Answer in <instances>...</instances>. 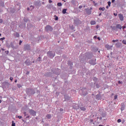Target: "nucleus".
<instances>
[{"mask_svg": "<svg viewBox=\"0 0 126 126\" xmlns=\"http://www.w3.org/2000/svg\"><path fill=\"white\" fill-rule=\"evenodd\" d=\"M107 3L109 6H111V1H109Z\"/></svg>", "mask_w": 126, "mask_h": 126, "instance_id": "46", "label": "nucleus"}, {"mask_svg": "<svg viewBox=\"0 0 126 126\" xmlns=\"http://www.w3.org/2000/svg\"><path fill=\"white\" fill-rule=\"evenodd\" d=\"M112 42L113 43H116V42H119V40L118 39H116V40H112Z\"/></svg>", "mask_w": 126, "mask_h": 126, "instance_id": "42", "label": "nucleus"}, {"mask_svg": "<svg viewBox=\"0 0 126 126\" xmlns=\"http://www.w3.org/2000/svg\"><path fill=\"white\" fill-rule=\"evenodd\" d=\"M118 98V95H115L114 96V99H117Z\"/></svg>", "mask_w": 126, "mask_h": 126, "instance_id": "56", "label": "nucleus"}, {"mask_svg": "<svg viewBox=\"0 0 126 126\" xmlns=\"http://www.w3.org/2000/svg\"><path fill=\"white\" fill-rule=\"evenodd\" d=\"M46 7L48 9H51L52 8V4H49L47 5Z\"/></svg>", "mask_w": 126, "mask_h": 126, "instance_id": "21", "label": "nucleus"}, {"mask_svg": "<svg viewBox=\"0 0 126 126\" xmlns=\"http://www.w3.org/2000/svg\"><path fill=\"white\" fill-rule=\"evenodd\" d=\"M5 53L6 54V55H8V53H9V51H5Z\"/></svg>", "mask_w": 126, "mask_h": 126, "instance_id": "53", "label": "nucleus"}, {"mask_svg": "<svg viewBox=\"0 0 126 126\" xmlns=\"http://www.w3.org/2000/svg\"><path fill=\"white\" fill-rule=\"evenodd\" d=\"M122 28H123V27H122V25L120 24H117L116 25V29H120V30H122Z\"/></svg>", "mask_w": 126, "mask_h": 126, "instance_id": "16", "label": "nucleus"}, {"mask_svg": "<svg viewBox=\"0 0 126 126\" xmlns=\"http://www.w3.org/2000/svg\"><path fill=\"white\" fill-rule=\"evenodd\" d=\"M31 10L34 9V6L32 5L30 6Z\"/></svg>", "mask_w": 126, "mask_h": 126, "instance_id": "43", "label": "nucleus"}, {"mask_svg": "<svg viewBox=\"0 0 126 126\" xmlns=\"http://www.w3.org/2000/svg\"><path fill=\"white\" fill-rule=\"evenodd\" d=\"M17 49H18V45H16L13 48V50H17Z\"/></svg>", "mask_w": 126, "mask_h": 126, "instance_id": "32", "label": "nucleus"}, {"mask_svg": "<svg viewBox=\"0 0 126 126\" xmlns=\"http://www.w3.org/2000/svg\"><path fill=\"white\" fill-rule=\"evenodd\" d=\"M68 64L70 65V68H72V65H73V63H72V62L70 61H68Z\"/></svg>", "mask_w": 126, "mask_h": 126, "instance_id": "18", "label": "nucleus"}, {"mask_svg": "<svg viewBox=\"0 0 126 126\" xmlns=\"http://www.w3.org/2000/svg\"><path fill=\"white\" fill-rule=\"evenodd\" d=\"M54 17H55V20H56V21H57V20H59V17H58V16H57L56 15H55L54 16Z\"/></svg>", "mask_w": 126, "mask_h": 126, "instance_id": "34", "label": "nucleus"}, {"mask_svg": "<svg viewBox=\"0 0 126 126\" xmlns=\"http://www.w3.org/2000/svg\"><path fill=\"white\" fill-rule=\"evenodd\" d=\"M24 114L25 117H26L27 116H28V114H26V112H24Z\"/></svg>", "mask_w": 126, "mask_h": 126, "instance_id": "48", "label": "nucleus"}, {"mask_svg": "<svg viewBox=\"0 0 126 126\" xmlns=\"http://www.w3.org/2000/svg\"><path fill=\"white\" fill-rule=\"evenodd\" d=\"M10 45H11V48L13 49V48L14 47V46L13 45V43H12V42H11Z\"/></svg>", "mask_w": 126, "mask_h": 126, "instance_id": "44", "label": "nucleus"}, {"mask_svg": "<svg viewBox=\"0 0 126 126\" xmlns=\"http://www.w3.org/2000/svg\"><path fill=\"white\" fill-rule=\"evenodd\" d=\"M47 57H49V58H54L55 56H56V53L54 51H48L47 53Z\"/></svg>", "mask_w": 126, "mask_h": 126, "instance_id": "2", "label": "nucleus"}, {"mask_svg": "<svg viewBox=\"0 0 126 126\" xmlns=\"http://www.w3.org/2000/svg\"><path fill=\"white\" fill-rule=\"evenodd\" d=\"M125 28H126V24H125L124 26L122 27V29L123 30H124Z\"/></svg>", "mask_w": 126, "mask_h": 126, "instance_id": "39", "label": "nucleus"}, {"mask_svg": "<svg viewBox=\"0 0 126 126\" xmlns=\"http://www.w3.org/2000/svg\"><path fill=\"white\" fill-rule=\"evenodd\" d=\"M122 43H123L124 45H126V40H123Z\"/></svg>", "mask_w": 126, "mask_h": 126, "instance_id": "40", "label": "nucleus"}, {"mask_svg": "<svg viewBox=\"0 0 126 126\" xmlns=\"http://www.w3.org/2000/svg\"><path fill=\"white\" fill-rule=\"evenodd\" d=\"M86 12L87 14H91L92 11L90 10L89 8L85 9Z\"/></svg>", "mask_w": 126, "mask_h": 126, "instance_id": "15", "label": "nucleus"}, {"mask_svg": "<svg viewBox=\"0 0 126 126\" xmlns=\"http://www.w3.org/2000/svg\"><path fill=\"white\" fill-rule=\"evenodd\" d=\"M80 109L82 110V111H86V108H85V107H83V106H82L80 107Z\"/></svg>", "mask_w": 126, "mask_h": 126, "instance_id": "30", "label": "nucleus"}, {"mask_svg": "<svg viewBox=\"0 0 126 126\" xmlns=\"http://www.w3.org/2000/svg\"><path fill=\"white\" fill-rule=\"evenodd\" d=\"M74 23L76 25H79L80 24H81V21H80V20H79V19H76L74 20Z\"/></svg>", "mask_w": 126, "mask_h": 126, "instance_id": "6", "label": "nucleus"}, {"mask_svg": "<svg viewBox=\"0 0 126 126\" xmlns=\"http://www.w3.org/2000/svg\"><path fill=\"white\" fill-rule=\"evenodd\" d=\"M91 25H95V24H96V21H91Z\"/></svg>", "mask_w": 126, "mask_h": 126, "instance_id": "27", "label": "nucleus"}, {"mask_svg": "<svg viewBox=\"0 0 126 126\" xmlns=\"http://www.w3.org/2000/svg\"><path fill=\"white\" fill-rule=\"evenodd\" d=\"M57 5L58 6H62V5H63V4H62L61 2H59L58 3Z\"/></svg>", "mask_w": 126, "mask_h": 126, "instance_id": "37", "label": "nucleus"}, {"mask_svg": "<svg viewBox=\"0 0 126 126\" xmlns=\"http://www.w3.org/2000/svg\"><path fill=\"white\" fill-rule=\"evenodd\" d=\"M17 87H18V88H21V87H22V86L21 84H18Z\"/></svg>", "mask_w": 126, "mask_h": 126, "instance_id": "38", "label": "nucleus"}, {"mask_svg": "<svg viewBox=\"0 0 126 126\" xmlns=\"http://www.w3.org/2000/svg\"><path fill=\"white\" fill-rule=\"evenodd\" d=\"M24 21L25 22H28V19H24Z\"/></svg>", "mask_w": 126, "mask_h": 126, "instance_id": "47", "label": "nucleus"}, {"mask_svg": "<svg viewBox=\"0 0 126 126\" xmlns=\"http://www.w3.org/2000/svg\"><path fill=\"white\" fill-rule=\"evenodd\" d=\"M66 10H67V9L66 8H64L63 10V14H65V13H66Z\"/></svg>", "mask_w": 126, "mask_h": 126, "instance_id": "26", "label": "nucleus"}, {"mask_svg": "<svg viewBox=\"0 0 126 126\" xmlns=\"http://www.w3.org/2000/svg\"><path fill=\"white\" fill-rule=\"evenodd\" d=\"M114 15H115V16H117V15H118V14L114 13Z\"/></svg>", "mask_w": 126, "mask_h": 126, "instance_id": "62", "label": "nucleus"}, {"mask_svg": "<svg viewBox=\"0 0 126 126\" xmlns=\"http://www.w3.org/2000/svg\"><path fill=\"white\" fill-rule=\"evenodd\" d=\"M36 61L37 62H40L41 61V57H38V58L37 59Z\"/></svg>", "mask_w": 126, "mask_h": 126, "instance_id": "35", "label": "nucleus"}, {"mask_svg": "<svg viewBox=\"0 0 126 126\" xmlns=\"http://www.w3.org/2000/svg\"><path fill=\"white\" fill-rule=\"evenodd\" d=\"M16 35H17V37H19V34H18V33H17Z\"/></svg>", "mask_w": 126, "mask_h": 126, "instance_id": "64", "label": "nucleus"}, {"mask_svg": "<svg viewBox=\"0 0 126 126\" xmlns=\"http://www.w3.org/2000/svg\"><path fill=\"white\" fill-rule=\"evenodd\" d=\"M97 80H98V79H97V78H96L95 77H94L93 78V80H94V81H95V82H96V81H97Z\"/></svg>", "mask_w": 126, "mask_h": 126, "instance_id": "36", "label": "nucleus"}, {"mask_svg": "<svg viewBox=\"0 0 126 126\" xmlns=\"http://www.w3.org/2000/svg\"><path fill=\"white\" fill-rule=\"evenodd\" d=\"M3 21L2 19H0V23H2Z\"/></svg>", "mask_w": 126, "mask_h": 126, "instance_id": "54", "label": "nucleus"}, {"mask_svg": "<svg viewBox=\"0 0 126 126\" xmlns=\"http://www.w3.org/2000/svg\"><path fill=\"white\" fill-rule=\"evenodd\" d=\"M121 110V111H124V110H125V104H124V103H122V107Z\"/></svg>", "mask_w": 126, "mask_h": 126, "instance_id": "23", "label": "nucleus"}, {"mask_svg": "<svg viewBox=\"0 0 126 126\" xmlns=\"http://www.w3.org/2000/svg\"><path fill=\"white\" fill-rule=\"evenodd\" d=\"M102 98V96H101V94H97L95 97V99L96 100H101Z\"/></svg>", "mask_w": 126, "mask_h": 126, "instance_id": "14", "label": "nucleus"}, {"mask_svg": "<svg viewBox=\"0 0 126 126\" xmlns=\"http://www.w3.org/2000/svg\"><path fill=\"white\" fill-rule=\"evenodd\" d=\"M118 84H123V82H121V81H118Z\"/></svg>", "mask_w": 126, "mask_h": 126, "instance_id": "49", "label": "nucleus"}, {"mask_svg": "<svg viewBox=\"0 0 126 126\" xmlns=\"http://www.w3.org/2000/svg\"><path fill=\"white\" fill-rule=\"evenodd\" d=\"M30 118V116L27 115L26 117V119H29Z\"/></svg>", "mask_w": 126, "mask_h": 126, "instance_id": "58", "label": "nucleus"}, {"mask_svg": "<svg viewBox=\"0 0 126 126\" xmlns=\"http://www.w3.org/2000/svg\"><path fill=\"white\" fill-rule=\"evenodd\" d=\"M61 72V70H60L58 68L55 69V70L53 71V73H55V74H57V75H59Z\"/></svg>", "mask_w": 126, "mask_h": 126, "instance_id": "8", "label": "nucleus"}, {"mask_svg": "<svg viewBox=\"0 0 126 126\" xmlns=\"http://www.w3.org/2000/svg\"><path fill=\"white\" fill-rule=\"evenodd\" d=\"M45 30L46 31V32H52L53 30H54V29L52 26L50 25H47L45 28Z\"/></svg>", "mask_w": 126, "mask_h": 126, "instance_id": "3", "label": "nucleus"}, {"mask_svg": "<svg viewBox=\"0 0 126 126\" xmlns=\"http://www.w3.org/2000/svg\"><path fill=\"white\" fill-rule=\"evenodd\" d=\"M17 118H18L19 119H22V116H17Z\"/></svg>", "mask_w": 126, "mask_h": 126, "instance_id": "50", "label": "nucleus"}, {"mask_svg": "<svg viewBox=\"0 0 126 126\" xmlns=\"http://www.w3.org/2000/svg\"><path fill=\"white\" fill-rule=\"evenodd\" d=\"M26 93L29 96H31V95L35 94V91L32 89H27Z\"/></svg>", "mask_w": 126, "mask_h": 126, "instance_id": "1", "label": "nucleus"}, {"mask_svg": "<svg viewBox=\"0 0 126 126\" xmlns=\"http://www.w3.org/2000/svg\"><path fill=\"white\" fill-rule=\"evenodd\" d=\"M56 52L57 54H61V51L60 48H58L57 50H56Z\"/></svg>", "mask_w": 126, "mask_h": 126, "instance_id": "25", "label": "nucleus"}, {"mask_svg": "<svg viewBox=\"0 0 126 126\" xmlns=\"http://www.w3.org/2000/svg\"><path fill=\"white\" fill-rule=\"evenodd\" d=\"M5 39V37H3L2 38H0V41H3V40Z\"/></svg>", "mask_w": 126, "mask_h": 126, "instance_id": "45", "label": "nucleus"}, {"mask_svg": "<svg viewBox=\"0 0 126 126\" xmlns=\"http://www.w3.org/2000/svg\"><path fill=\"white\" fill-rule=\"evenodd\" d=\"M110 28L112 29V30H114L115 31H117V27L111 26Z\"/></svg>", "mask_w": 126, "mask_h": 126, "instance_id": "22", "label": "nucleus"}, {"mask_svg": "<svg viewBox=\"0 0 126 126\" xmlns=\"http://www.w3.org/2000/svg\"><path fill=\"white\" fill-rule=\"evenodd\" d=\"M12 126H15V123H14V121H12Z\"/></svg>", "mask_w": 126, "mask_h": 126, "instance_id": "41", "label": "nucleus"}, {"mask_svg": "<svg viewBox=\"0 0 126 126\" xmlns=\"http://www.w3.org/2000/svg\"><path fill=\"white\" fill-rule=\"evenodd\" d=\"M117 48H120L121 47V44L120 43H116Z\"/></svg>", "mask_w": 126, "mask_h": 126, "instance_id": "31", "label": "nucleus"}, {"mask_svg": "<svg viewBox=\"0 0 126 126\" xmlns=\"http://www.w3.org/2000/svg\"><path fill=\"white\" fill-rule=\"evenodd\" d=\"M94 84L95 85L96 88H100L101 87V85L98 83H94Z\"/></svg>", "mask_w": 126, "mask_h": 126, "instance_id": "20", "label": "nucleus"}, {"mask_svg": "<svg viewBox=\"0 0 126 126\" xmlns=\"http://www.w3.org/2000/svg\"><path fill=\"white\" fill-rule=\"evenodd\" d=\"M13 80V78H12V77H10V80H11V81H12Z\"/></svg>", "mask_w": 126, "mask_h": 126, "instance_id": "57", "label": "nucleus"}, {"mask_svg": "<svg viewBox=\"0 0 126 126\" xmlns=\"http://www.w3.org/2000/svg\"><path fill=\"white\" fill-rule=\"evenodd\" d=\"M101 116L102 118H106V116H107V114L106 113H102Z\"/></svg>", "mask_w": 126, "mask_h": 126, "instance_id": "29", "label": "nucleus"}, {"mask_svg": "<svg viewBox=\"0 0 126 126\" xmlns=\"http://www.w3.org/2000/svg\"><path fill=\"white\" fill-rule=\"evenodd\" d=\"M100 27L98 26V25H97L96 26V29H99V28Z\"/></svg>", "mask_w": 126, "mask_h": 126, "instance_id": "59", "label": "nucleus"}, {"mask_svg": "<svg viewBox=\"0 0 126 126\" xmlns=\"http://www.w3.org/2000/svg\"><path fill=\"white\" fill-rule=\"evenodd\" d=\"M90 63L93 65L96 64V59H92L90 61Z\"/></svg>", "mask_w": 126, "mask_h": 126, "instance_id": "9", "label": "nucleus"}, {"mask_svg": "<svg viewBox=\"0 0 126 126\" xmlns=\"http://www.w3.org/2000/svg\"><path fill=\"white\" fill-rule=\"evenodd\" d=\"M25 63L26 64H27V65H30V64H31L32 62H30V60H27V61H25Z\"/></svg>", "mask_w": 126, "mask_h": 126, "instance_id": "17", "label": "nucleus"}, {"mask_svg": "<svg viewBox=\"0 0 126 126\" xmlns=\"http://www.w3.org/2000/svg\"><path fill=\"white\" fill-rule=\"evenodd\" d=\"M118 123H121V122H122V120L121 119H118L117 121Z\"/></svg>", "mask_w": 126, "mask_h": 126, "instance_id": "52", "label": "nucleus"}, {"mask_svg": "<svg viewBox=\"0 0 126 126\" xmlns=\"http://www.w3.org/2000/svg\"><path fill=\"white\" fill-rule=\"evenodd\" d=\"M60 112H63V108H60Z\"/></svg>", "mask_w": 126, "mask_h": 126, "instance_id": "51", "label": "nucleus"}, {"mask_svg": "<svg viewBox=\"0 0 126 126\" xmlns=\"http://www.w3.org/2000/svg\"><path fill=\"white\" fill-rule=\"evenodd\" d=\"M49 3H51L53 2V1H52L51 0H49Z\"/></svg>", "mask_w": 126, "mask_h": 126, "instance_id": "61", "label": "nucleus"}, {"mask_svg": "<svg viewBox=\"0 0 126 126\" xmlns=\"http://www.w3.org/2000/svg\"><path fill=\"white\" fill-rule=\"evenodd\" d=\"M64 98L65 99V101H68L69 99H70V97L67 96V95H64Z\"/></svg>", "mask_w": 126, "mask_h": 126, "instance_id": "19", "label": "nucleus"}, {"mask_svg": "<svg viewBox=\"0 0 126 126\" xmlns=\"http://www.w3.org/2000/svg\"><path fill=\"white\" fill-rule=\"evenodd\" d=\"M31 9L29 7H28V8H27V10H28V11L31 10Z\"/></svg>", "mask_w": 126, "mask_h": 126, "instance_id": "63", "label": "nucleus"}, {"mask_svg": "<svg viewBox=\"0 0 126 126\" xmlns=\"http://www.w3.org/2000/svg\"><path fill=\"white\" fill-rule=\"evenodd\" d=\"M118 16H119V19L121 20V21H123L124 20V16L122 14H119L118 15Z\"/></svg>", "mask_w": 126, "mask_h": 126, "instance_id": "13", "label": "nucleus"}, {"mask_svg": "<svg viewBox=\"0 0 126 126\" xmlns=\"http://www.w3.org/2000/svg\"><path fill=\"white\" fill-rule=\"evenodd\" d=\"M29 113H30V115H32V116H36V111L32 109H29Z\"/></svg>", "mask_w": 126, "mask_h": 126, "instance_id": "7", "label": "nucleus"}, {"mask_svg": "<svg viewBox=\"0 0 126 126\" xmlns=\"http://www.w3.org/2000/svg\"><path fill=\"white\" fill-rule=\"evenodd\" d=\"M105 48L106 49H107V50H111L112 48H113V45L110 46V45H109L108 44H106L105 45Z\"/></svg>", "mask_w": 126, "mask_h": 126, "instance_id": "12", "label": "nucleus"}, {"mask_svg": "<svg viewBox=\"0 0 126 126\" xmlns=\"http://www.w3.org/2000/svg\"><path fill=\"white\" fill-rule=\"evenodd\" d=\"M99 9L100 10H102V11H104V10H105V7H100L99 8Z\"/></svg>", "mask_w": 126, "mask_h": 126, "instance_id": "33", "label": "nucleus"}, {"mask_svg": "<svg viewBox=\"0 0 126 126\" xmlns=\"http://www.w3.org/2000/svg\"><path fill=\"white\" fill-rule=\"evenodd\" d=\"M46 118H47L48 119H50L51 118H52V115H51V114H47L46 115Z\"/></svg>", "mask_w": 126, "mask_h": 126, "instance_id": "28", "label": "nucleus"}, {"mask_svg": "<svg viewBox=\"0 0 126 126\" xmlns=\"http://www.w3.org/2000/svg\"><path fill=\"white\" fill-rule=\"evenodd\" d=\"M24 49L25 51H31V47L29 44H25L24 46Z\"/></svg>", "mask_w": 126, "mask_h": 126, "instance_id": "5", "label": "nucleus"}, {"mask_svg": "<svg viewBox=\"0 0 126 126\" xmlns=\"http://www.w3.org/2000/svg\"><path fill=\"white\" fill-rule=\"evenodd\" d=\"M82 7H83L82 5H80L79 6V9H81V8H82Z\"/></svg>", "mask_w": 126, "mask_h": 126, "instance_id": "55", "label": "nucleus"}, {"mask_svg": "<svg viewBox=\"0 0 126 126\" xmlns=\"http://www.w3.org/2000/svg\"><path fill=\"white\" fill-rule=\"evenodd\" d=\"M73 108H74L75 110H77V109H79V106L76 104V105L73 106Z\"/></svg>", "mask_w": 126, "mask_h": 126, "instance_id": "24", "label": "nucleus"}, {"mask_svg": "<svg viewBox=\"0 0 126 126\" xmlns=\"http://www.w3.org/2000/svg\"><path fill=\"white\" fill-rule=\"evenodd\" d=\"M81 91L82 95L83 96H86L88 94V92L87 91V89H86V88H84L82 89Z\"/></svg>", "mask_w": 126, "mask_h": 126, "instance_id": "4", "label": "nucleus"}, {"mask_svg": "<svg viewBox=\"0 0 126 126\" xmlns=\"http://www.w3.org/2000/svg\"><path fill=\"white\" fill-rule=\"evenodd\" d=\"M22 40H20V42H19V45H21V44H22Z\"/></svg>", "mask_w": 126, "mask_h": 126, "instance_id": "60", "label": "nucleus"}, {"mask_svg": "<svg viewBox=\"0 0 126 126\" xmlns=\"http://www.w3.org/2000/svg\"><path fill=\"white\" fill-rule=\"evenodd\" d=\"M2 86H3V87H5L6 88H8V86H9V83H8V82H4L2 83Z\"/></svg>", "mask_w": 126, "mask_h": 126, "instance_id": "10", "label": "nucleus"}, {"mask_svg": "<svg viewBox=\"0 0 126 126\" xmlns=\"http://www.w3.org/2000/svg\"><path fill=\"white\" fill-rule=\"evenodd\" d=\"M45 76H46L47 77H50L52 75V72H47L45 74Z\"/></svg>", "mask_w": 126, "mask_h": 126, "instance_id": "11", "label": "nucleus"}]
</instances>
